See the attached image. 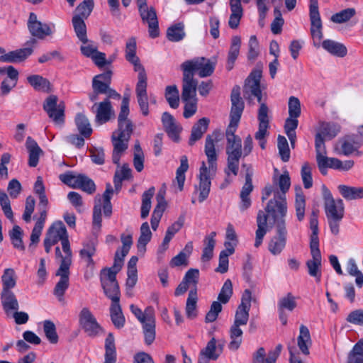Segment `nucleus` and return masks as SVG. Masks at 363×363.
<instances>
[{
  "mask_svg": "<svg viewBox=\"0 0 363 363\" xmlns=\"http://www.w3.org/2000/svg\"><path fill=\"white\" fill-rule=\"evenodd\" d=\"M291 186V179L288 172H285L278 178L276 175L273 177V184H268L262 191V201L267 200L272 194H274L273 199H270L265 208L266 214L262 211H259L257 216V229L255 246L258 247L262 242V240L267 231V217L271 216L278 226L279 221L285 223V216L287 213V203L286 194Z\"/></svg>",
  "mask_w": 363,
  "mask_h": 363,
  "instance_id": "f257e3e1",
  "label": "nucleus"
},
{
  "mask_svg": "<svg viewBox=\"0 0 363 363\" xmlns=\"http://www.w3.org/2000/svg\"><path fill=\"white\" fill-rule=\"evenodd\" d=\"M221 140V133L216 130L206 138L204 152L207 157L208 167L204 162L199 169V184L196 190L199 192V201L203 202L208 196L211 191V176L215 175L217 170L218 155L216 144Z\"/></svg>",
  "mask_w": 363,
  "mask_h": 363,
  "instance_id": "f03ea898",
  "label": "nucleus"
},
{
  "mask_svg": "<svg viewBox=\"0 0 363 363\" xmlns=\"http://www.w3.org/2000/svg\"><path fill=\"white\" fill-rule=\"evenodd\" d=\"M230 123L225 130L227 140L225 152L227 155V166L224 170L227 176L225 179L226 185L230 181L228 179L230 174L237 176L239 171L240 159L242 157V140L235 133L237 130L240 120L230 118Z\"/></svg>",
  "mask_w": 363,
  "mask_h": 363,
  "instance_id": "7ed1b4c3",
  "label": "nucleus"
},
{
  "mask_svg": "<svg viewBox=\"0 0 363 363\" xmlns=\"http://www.w3.org/2000/svg\"><path fill=\"white\" fill-rule=\"evenodd\" d=\"M249 311L250 309L240 306L236 310L233 324L229 330L230 341L228 344V348L230 350H238L242 344L243 333L240 327L247 325L249 319Z\"/></svg>",
  "mask_w": 363,
  "mask_h": 363,
  "instance_id": "20e7f679",
  "label": "nucleus"
},
{
  "mask_svg": "<svg viewBox=\"0 0 363 363\" xmlns=\"http://www.w3.org/2000/svg\"><path fill=\"white\" fill-rule=\"evenodd\" d=\"M216 67V62L205 57H195L186 60L181 65V69L189 74H192L194 77L196 73L201 77H207L212 75Z\"/></svg>",
  "mask_w": 363,
  "mask_h": 363,
  "instance_id": "39448f33",
  "label": "nucleus"
},
{
  "mask_svg": "<svg viewBox=\"0 0 363 363\" xmlns=\"http://www.w3.org/2000/svg\"><path fill=\"white\" fill-rule=\"evenodd\" d=\"M133 133V128H122L118 126V130L112 134L113 151L112 160L114 164H118L122 154L128 147V141Z\"/></svg>",
  "mask_w": 363,
  "mask_h": 363,
  "instance_id": "423d86ee",
  "label": "nucleus"
},
{
  "mask_svg": "<svg viewBox=\"0 0 363 363\" xmlns=\"http://www.w3.org/2000/svg\"><path fill=\"white\" fill-rule=\"evenodd\" d=\"M61 182L74 189H80L91 194L96 191V186L92 179L84 174H76L72 172L62 174L59 177Z\"/></svg>",
  "mask_w": 363,
  "mask_h": 363,
  "instance_id": "0eeeda50",
  "label": "nucleus"
},
{
  "mask_svg": "<svg viewBox=\"0 0 363 363\" xmlns=\"http://www.w3.org/2000/svg\"><path fill=\"white\" fill-rule=\"evenodd\" d=\"M324 208L327 218L342 220L344 217L345 206L342 199H334L331 192L325 185L322 186Z\"/></svg>",
  "mask_w": 363,
  "mask_h": 363,
  "instance_id": "6e6552de",
  "label": "nucleus"
},
{
  "mask_svg": "<svg viewBox=\"0 0 363 363\" xmlns=\"http://www.w3.org/2000/svg\"><path fill=\"white\" fill-rule=\"evenodd\" d=\"M261 77L262 71L259 69L253 70L247 77L243 86V95L245 99L252 100L256 98L257 101L262 104Z\"/></svg>",
  "mask_w": 363,
  "mask_h": 363,
  "instance_id": "1a4fd4ad",
  "label": "nucleus"
},
{
  "mask_svg": "<svg viewBox=\"0 0 363 363\" xmlns=\"http://www.w3.org/2000/svg\"><path fill=\"white\" fill-rule=\"evenodd\" d=\"M79 323L81 328L89 337H95L104 331L94 315L86 307L81 310L79 314Z\"/></svg>",
  "mask_w": 363,
  "mask_h": 363,
  "instance_id": "9d476101",
  "label": "nucleus"
},
{
  "mask_svg": "<svg viewBox=\"0 0 363 363\" xmlns=\"http://www.w3.org/2000/svg\"><path fill=\"white\" fill-rule=\"evenodd\" d=\"M309 15L311 21V33L315 46H318L323 38L322 21L318 10V0H310Z\"/></svg>",
  "mask_w": 363,
  "mask_h": 363,
  "instance_id": "9b49d317",
  "label": "nucleus"
},
{
  "mask_svg": "<svg viewBox=\"0 0 363 363\" xmlns=\"http://www.w3.org/2000/svg\"><path fill=\"white\" fill-rule=\"evenodd\" d=\"M57 102L58 97L50 95L45 99L43 109L55 124L62 125L65 121V105L63 102Z\"/></svg>",
  "mask_w": 363,
  "mask_h": 363,
  "instance_id": "f8f14e48",
  "label": "nucleus"
},
{
  "mask_svg": "<svg viewBox=\"0 0 363 363\" xmlns=\"http://www.w3.org/2000/svg\"><path fill=\"white\" fill-rule=\"evenodd\" d=\"M340 132V126L334 123L322 122L315 136V148L326 150L325 140H331Z\"/></svg>",
  "mask_w": 363,
  "mask_h": 363,
  "instance_id": "ddd939ff",
  "label": "nucleus"
},
{
  "mask_svg": "<svg viewBox=\"0 0 363 363\" xmlns=\"http://www.w3.org/2000/svg\"><path fill=\"white\" fill-rule=\"evenodd\" d=\"M28 28L30 34L38 39H44L46 36L51 35L55 30V25L50 26L38 21L37 16L30 13L28 21Z\"/></svg>",
  "mask_w": 363,
  "mask_h": 363,
  "instance_id": "4468645a",
  "label": "nucleus"
},
{
  "mask_svg": "<svg viewBox=\"0 0 363 363\" xmlns=\"http://www.w3.org/2000/svg\"><path fill=\"white\" fill-rule=\"evenodd\" d=\"M297 306L296 298L289 292L281 297L277 302V311L282 325L287 324L288 313H291Z\"/></svg>",
  "mask_w": 363,
  "mask_h": 363,
  "instance_id": "2eb2a0df",
  "label": "nucleus"
},
{
  "mask_svg": "<svg viewBox=\"0 0 363 363\" xmlns=\"http://www.w3.org/2000/svg\"><path fill=\"white\" fill-rule=\"evenodd\" d=\"M277 236L273 237L269 242V251L274 255H279L286 243L287 230L283 221H279L276 226Z\"/></svg>",
  "mask_w": 363,
  "mask_h": 363,
  "instance_id": "dca6fc26",
  "label": "nucleus"
},
{
  "mask_svg": "<svg viewBox=\"0 0 363 363\" xmlns=\"http://www.w3.org/2000/svg\"><path fill=\"white\" fill-rule=\"evenodd\" d=\"M140 16L144 23L148 25V33L152 38L159 36V23L155 9L150 6L139 11Z\"/></svg>",
  "mask_w": 363,
  "mask_h": 363,
  "instance_id": "f3484780",
  "label": "nucleus"
},
{
  "mask_svg": "<svg viewBox=\"0 0 363 363\" xmlns=\"http://www.w3.org/2000/svg\"><path fill=\"white\" fill-rule=\"evenodd\" d=\"M182 72V101L198 100L196 97V90L198 86L197 80L193 77L192 74H190L184 71Z\"/></svg>",
  "mask_w": 363,
  "mask_h": 363,
  "instance_id": "a211bd4d",
  "label": "nucleus"
},
{
  "mask_svg": "<svg viewBox=\"0 0 363 363\" xmlns=\"http://www.w3.org/2000/svg\"><path fill=\"white\" fill-rule=\"evenodd\" d=\"M91 110L96 113L95 121L99 124L108 122L114 116V111L108 99H105L101 102L94 104Z\"/></svg>",
  "mask_w": 363,
  "mask_h": 363,
  "instance_id": "6ab92c4d",
  "label": "nucleus"
},
{
  "mask_svg": "<svg viewBox=\"0 0 363 363\" xmlns=\"http://www.w3.org/2000/svg\"><path fill=\"white\" fill-rule=\"evenodd\" d=\"M55 275L60 277V280L56 284L53 293L61 301L69 285V267L64 264L63 267H59Z\"/></svg>",
  "mask_w": 363,
  "mask_h": 363,
  "instance_id": "aec40b11",
  "label": "nucleus"
},
{
  "mask_svg": "<svg viewBox=\"0 0 363 363\" xmlns=\"http://www.w3.org/2000/svg\"><path fill=\"white\" fill-rule=\"evenodd\" d=\"M282 350V345L279 344L274 350L268 352L266 357V352L264 347H259L252 355V363H276Z\"/></svg>",
  "mask_w": 363,
  "mask_h": 363,
  "instance_id": "412c9836",
  "label": "nucleus"
},
{
  "mask_svg": "<svg viewBox=\"0 0 363 363\" xmlns=\"http://www.w3.org/2000/svg\"><path fill=\"white\" fill-rule=\"evenodd\" d=\"M231 101V109L230 113V118L240 120L242 113L244 110V101L240 97V87L239 86H235L231 91L230 96Z\"/></svg>",
  "mask_w": 363,
  "mask_h": 363,
  "instance_id": "4be33fe9",
  "label": "nucleus"
},
{
  "mask_svg": "<svg viewBox=\"0 0 363 363\" xmlns=\"http://www.w3.org/2000/svg\"><path fill=\"white\" fill-rule=\"evenodd\" d=\"M33 53V48H25L10 51L0 55V62L6 63H19L24 61Z\"/></svg>",
  "mask_w": 363,
  "mask_h": 363,
  "instance_id": "5701e85b",
  "label": "nucleus"
},
{
  "mask_svg": "<svg viewBox=\"0 0 363 363\" xmlns=\"http://www.w3.org/2000/svg\"><path fill=\"white\" fill-rule=\"evenodd\" d=\"M269 109L265 104H261L257 118L259 121V128L256 132L255 138L256 140L264 139L265 136L268 134L267 129L269 128Z\"/></svg>",
  "mask_w": 363,
  "mask_h": 363,
  "instance_id": "b1692460",
  "label": "nucleus"
},
{
  "mask_svg": "<svg viewBox=\"0 0 363 363\" xmlns=\"http://www.w3.org/2000/svg\"><path fill=\"white\" fill-rule=\"evenodd\" d=\"M5 74L8 78L4 79L1 84V93L7 95L14 88L18 79V71L13 66L6 67Z\"/></svg>",
  "mask_w": 363,
  "mask_h": 363,
  "instance_id": "393cba45",
  "label": "nucleus"
},
{
  "mask_svg": "<svg viewBox=\"0 0 363 363\" xmlns=\"http://www.w3.org/2000/svg\"><path fill=\"white\" fill-rule=\"evenodd\" d=\"M252 176V173L247 171L245 175V182L240 191V197L241 202L240 204V208L242 211H245L251 206L250 195L253 190Z\"/></svg>",
  "mask_w": 363,
  "mask_h": 363,
  "instance_id": "a878e982",
  "label": "nucleus"
},
{
  "mask_svg": "<svg viewBox=\"0 0 363 363\" xmlns=\"http://www.w3.org/2000/svg\"><path fill=\"white\" fill-rule=\"evenodd\" d=\"M67 229L62 221H56L48 228L45 238L52 243L56 244L58 241H62L64 237H67Z\"/></svg>",
  "mask_w": 363,
  "mask_h": 363,
  "instance_id": "bb28decb",
  "label": "nucleus"
},
{
  "mask_svg": "<svg viewBox=\"0 0 363 363\" xmlns=\"http://www.w3.org/2000/svg\"><path fill=\"white\" fill-rule=\"evenodd\" d=\"M210 121L207 118L199 119L192 127L189 145L192 146L199 140L207 131Z\"/></svg>",
  "mask_w": 363,
  "mask_h": 363,
  "instance_id": "cd10ccee",
  "label": "nucleus"
},
{
  "mask_svg": "<svg viewBox=\"0 0 363 363\" xmlns=\"http://www.w3.org/2000/svg\"><path fill=\"white\" fill-rule=\"evenodd\" d=\"M162 122L168 135L174 140H177L179 138V127L174 117L169 113L164 112L162 116Z\"/></svg>",
  "mask_w": 363,
  "mask_h": 363,
  "instance_id": "c85d7f7f",
  "label": "nucleus"
},
{
  "mask_svg": "<svg viewBox=\"0 0 363 363\" xmlns=\"http://www.w3.org/2000/svg\"><path fill=\"white\" fill-rule=\"evenodd\" d=\"M26 147L29 154L28 165L31 167H35L38 164L39 157L43 153V150L31 137L27 138Z\"/></svg>",
  "mask_w": 363,
  "mask_h": 363,
  "instance_id": "c756f323",
  "label": "nucleus"
},
{
  "mask_svg": "<svg viewBox=\"0 0 363 363\" xmlns=\"http://www.w3.org/2000/svg\"><path fill=\"white\" fill-rule=\"evenodd\" d=\"M312 340L308 328L301 325L299 328V335L297 338V345L301 352L306 355L309 354V347L311 346Z\"/></svg>",
  "mask_w": 363,
  "mask_h": 363,
  "instance_id": "7c9ffc66",
  "label": "nucleus"
},
{
  "mask_svg": "<svg viewBox=\"0 0 363 363\" xmlns=\"http://www.w3.org/2000/svg\"><path fill=\"white\" fill-rule=\"evenodd\" d=\"M241 47V38L238 35L233 36L231 39V44L228 54L226 69L231 70L237 60Z\"/></svg>",
  "mask_w": 363,
  "mask_h": 363,
  "instance_id": "2f4dec72",
  "label": "nucleus"
},
{
  "mask_svg": "<svg viewBox=\"0 0 363 363\" xmlns=\"http://www.w3.org/2000/svg\"><path fill=\"white\" fill-rule=\"evenodd\" d=\"M312 259L306 262L308 272L310 276L314 277L317 282L321 279V255H311Z\"/></svg>",
  "mask_w": 363,
  "mask_h": 363,
  "instance_id": "473e14b6",
  "label": "nucleus"
},
{
  "mask_svg": "<svg viewBox=\"0 0 363 363\" xmlns=\"http://www.w3.org/2000/svg\"><path fill=\"white\" fill-rule=\"evenodd\" d=\"M1 301L3 308L6 313L11 311H17L19 308L18 300L11 291H1Z\"/></svg>",
  "mask_w": 363,
  "mask_h": 363,
  "instance_id": "72a5a7b5",
  "label": "nucleus"
},
{
  "mask_svg": "<svg viewBox=\"0 0 363 363\" xmlns=\"http://www.w3.org/2000/svg\"><path fill=\"white\" fill-rule=\"evenodd\" d=\"M116 350L115 338L112 333H109L105 340V361L104 363H116Z\"/></svg>",
  "mask_w": 363,
  "mask_h": 363,
  "instance_id": "f704fd0d",
  "label": "nucleus"
},
{
  "mask_svg": "<svg viewBox=\"0 0 363 363\" xmlns=\"http://www.w3.org/2000/svg\"><path fill=\"white\" fill-rule=\"evenodd\" d=\"M110 316L113 325L118 328H122L125 323L121 306L119 302L111 303L110 306Z\"/></svg>",
  "mask_w": 363,
  "mask_h": 363,
  "instance_id": "c9c22d12",
  "label": "nucleus"
},
{
  "mask_svg": "<svg viewBox=\"0 0 363 363\" xmlns=\"http://www.w3.org/2000/svg\"><path fill=\"white\" fill-rule=\"evenodd\" d=\"M340 194L346 200H355L363 198V187L339 185L337 187Z\"/></svg>",
  "mask_w": 363,
  "mask_h": 363,
  "instance_id": "e433bc0d",
  "label": "nucleus"
},
{
  "mask_svg": "<svg viewBox=\"0 0 363 363\" xmlns=\"http://www.w3.org/2000/svg\"><path fill=\"white\" fill-rule=\"evenodd\" d=\"M142 325L145 342L146 345H150L154 342L156 336L155 316H148L147 321L143 323Z\"/></svg>",
  "mask_w": 363,
  "mask_h": 363,
  "instance_id": "4c0bfd02",
  "label": "nucleus"
},
{
  "mask_svg": "<svg viewBox=\"0 0 363 363\" xmlns=\"http://www.w3.org/2000/svg\"><path fill=\"white\" fill-rule=\"evenodd\" d=\"M129 97L124 96L122 99L121 111L118 115V126L122 128H133L132 122L128 119L129 114Z\"/></svg>",
  "mask_w": 363,
  "mask_h": 363,
  "instance_id": "58836bf2",
  "label": "nucleus"
},
{
  "mask_svg": "<svg viewBox=\"0 0 363 363\" xmlns=\"http://www.w3.org/2000/svg\"><path fill=\"white\" fill-rule=\"evenodd\" d=\"M323 48L330 54L337 57H343L347 55L346 47L332 40H325L322 43Z\"/></svg>",
  "mask_w": 363,
  "mask_h": 363,
  "instance_id": "ea45409f",
  "label": "nucleus"
},
{
  "mask_svg": "<svg viewBox=\"0 0 363 363\" xmlns=\"http://www.w3.org/2000/svg\"><path fill=\"white\" fill-rule=\"evenodd\" d=\"M72 23L77 38L82 42V43L87 42L88 38L84 19L80 18L79 16H74L72 17Z\"/></svg>",
  "mask_w": 363,
  "mask_h": 363,
  "instance_id": "a19ab883",
  "label": "nucleus"
},
{
  "mask_svg": "<svg viewBox=\"0 0 363 363\" xmlns=\"http://www.w3.org/2000/svg\"><path fill=\"white\" fill-rule=\"evenodd\" d=\"M140 237L138 240L137 247L139 252H144L147 244L150 241L152 233L147 222L143 223L140 229Z\"/></svg>",
  "mask_w": 363,
  "mask_h": 363,
  "instance_id": "79ce46f5",
  "label": "nucleus"
},
{
  "mask_svg": "<svg viewBox=\"0 0 363 363\" xmlns=\"http://www.w3.org/2000/svg\"><path fill=\"white\" fill-rule=\"evenodd\" d=\"M198 297L196 289H191L189 293V296L186 303V315L189 319L193 320L197 316L196 303Z\"/></svg>",
  "mask_w": 363,
  "mask_h": 363,
  "instance_id": "37998d69",
  "label": "nucleus"
},
{
  "mask_svg": "<svg viewBox=\"0 0 363 363\" xmlns=\"http://www.w3.org/2000/svg\"><path fill=\"white\" fill-rule=\"evenodd\" d=\"M28 82L37 91L48 92L50 90V82L38 74H33L27 77Z\"/></svg>",
  "mask_w": 363,
  "mask_h": 363,
  "instance_id": "c03bdc74",
  "label": "nucleus"
},
{
  "mask_svg": "<svg viewBox=\"0 0 363 363\" xmlns=\"http://www.w3.org/2000/svg\"><path fill=\"white\" fill-rule=\"evenodd\" d=\"M75 123L79 133L84 138H89L92 133V128L87 117L83 113H77L75 117Z\"/></svg>",
  "mask_w": 363,
  "mask_h": 363,
  "instance_id": "a18cd8bd",
  "label": "nucleus"
},
{
  "mask_svg": "<svg viewBox=\"0 0 363 363\" xmlns=\"http://www.w3.org/2000/svg\"><path fill=\"white\" fill-rule=\"evenodd\" d=\"M101 286L106 297L111 300V303L120 302L121 292L117 281L101 284Z\"/></svg>",
  "mask_w": 363,
  "mask_h": 363,
  "instance_id": "49530a36",
  "label": "nucleus"
},
{
  "mask_svg": "<svg viewBox=\"0 0 363 363\" xmlns=\"http://www.w3.org/2000/svg\"><path fill=\"white\" fill-rule=\"evenodd\" d=\"M189 169L188 159L186 155H183L180 159V166L177 168L176 172L175 180L178 185V189L182 191L184 189V184L185 182V172Z\"/></svg>",
  "mask_w": 363,
  "mask_h": 363,
  "instance_id": "de8ad7c7",
  "label": "nucleus"
},
{
  "mask_svg": "<svg viewBox=\"0 0 363 363\" xmlns=\"http://www.w3.org/2000/svg\"><path fill=\"white\" fill-rule=\"evenodd\" d=\"M155 188L150 187L145 191L142 195V205L140 209V217L143 219L146 218L151 208V199L155 194Z\"/></svg>",
  "mask_w": 363,
  "mask_h": 363,
  "instance_id": "09e8293b",
  "label": "nucleus"
},
{
  "mask_svg": "<svg viewBox=\"0 0 363 363\" xmlns=\"http://www.w3.org/2000/svg\"><path fill=\"white\" fill-rule=\"evenodd\" d=\"M324 160L328 168L337 170L347 171L354 165V162L352 160H346L345 162H342L337 158L328 157H326V155H324Z\"/></svg>",
  "mask_w": 363,
  "mask_h": 363,
  "instance_id": "8fccbe9b",
  "label": "nucleus"
},
{
  "mask_svg": "<svg viewBox=\"0 0 363 363\" xmlns=\"http://www.w3.org/2000/svg\"><path fill=\"white\" fill-rule=\"evenodd\" d=\"M347 363H363V339L359 340L348 353Z\"/></svg>",
  "mask_w": 363,
  "mask_h": 363,
  "instance_id": "3c124183",
  "label": "nucleus"
},
{
  "mask_svg": "<svg viewBox=\"0 0 363 363\" xmlns=\"http://www.w3.org/2000/svg\"><path fill=\"white\" fill-rule=\"evenodd\" d=\"M184 25L182 23H178L168 28L167 30V38L172 42H179L185 36L184 30Z\"/></svg>",
  "mask_w": 363,
  "mask_h": 363,
  "instance_id": "603ef678",
  "label": "nucleus"
},
{
  "mask_svg": "<svg viewBox=\"0 0 363 363\" xmlns=\"http://www.w3.org/2000/svg\"><path fill=\"white\" fill-rule=\"evenodd\" d=\"M165 99L172 108H177L179 105V93L176 85L167 86L164 93Z\"/></svg>",
  "mask_w": 363,
  "mask_h": 363,
  "instance_id": "864d4df0",
  "label": "nucleus"
},
{
  "mask_svg": "<svg viewBox=\"0 0 363 363\" xmlns=\"http://www.w3.org/2000/svg\"><path fill=\"white\" fill-rule=\"evenodd\" d=\"M3 289L2 291H9L16 284V274L13 269L8 268L4 272L1 277Z\"/></svg>",
  "mask_w": 363,
  "mask_h": 363,
  "instance_id": "5fc2aeb1",
  "label": "nucleus"
},
{
  "mask_svg": "<svg viewBox=\"0 0 363 363\" xmlns=\"http://www.w3.org/2000/svg\"><path fill=\"white\" fill-rule=\"evenodd\" d=\"M356 14L354 8H347L338 13L333 14L330 17V21L335 23H343L350 21Z\"/></svg>",
  "mask_w": 363,
  "mask_h": 363,
  "instance_id": "6e6d98bb",
  "label": "nucleus"
},
{
  "mask_svg": "<svg viewBox=\"0 0 363 363\" xmlns=\"http://www.w3.org/2000/svg\"><path fill=\"white\" fill-rule=\"evenodd\" d=\"M340 143L341 152L346 156L352 154L360 146V144L352 137H346Z\"/></svg>",
  "mask_w": 363,
  "mask_h": 363,
  "instance_id": "4d7b16f0",
  "label": "nucleus"
},
{
  "mask_svg": "<svg viewBox=\"0 0 363 363\" xmlns=\"http://www.w3.org/2000/svg\"><path fill=\"white\" fill-rule=\"evenodd\" d=\"M130 309L142 324L147 321L148 316H155L154 309L152 307H147L144 311H142L137 306L131 304Z\"/></svg>",
  "mask_w": 363,
  "mask_h": 363,
  "instance_id": "13d9d810",
  "label": "nucleus"
},
{
  "mask_svg": "<svg viewBox=\"0 0 363 363\" xmlns=\"http://www.w3.org/2000/svg\"><path fill=\"white\" fill-rule=\"evenodd\" d=\"M94 7V0H84L76 8L77 13L74 16H79L80 18L86 19L92 12Z\"/></svg>",
  "mask_w": 363,
  "mask_h": 363,
  "instance_id": "bf43d9fd",
  "label": "nucleus"
},
{
  "mask_svg": "<svg viewBox=\"0 0 363 363\" xmlns=\"http://www.w3.org/2000/svg\"><path fill=\"white\" fill-rule=\"evenodd\" d=\"M277 147L281 160L284 162H288L290 159V149L288 141L284 136L280 135L278 136Z\"/></svg>",
  "mask_w": 363,
  "mask_h": 363,
  "instance_id": "052dcab7",
  "label": "nucleus"
},
{
  "mask_svg": "<svg viewBox=\"0 0 363 363\" xmlns=\"http://www.w3.org/2000/svg\"><path fill=\"white\" fill-rule=\"evenodd\" d=\"M233 295V284L230 279H227L224 282L220 291L218 296V302L220 303H227Z\"/></svg>",
  "mask_w": 363,
  "mask_h": 363,
  "instance_id": "680f3d73",
  "label": "nucleus"
},
{
  "mask_svg": "<svg viewBox=\"0 0 363 363\" xmlns=\"http://www.w3.org/2000/svg\"><path fill=\"white\" fill-rule=\"evenodd\" d=\"M43 330L49 342L52 344H56L58 342V335L56 332V327L51 320H45L43 322Z\"/></svg>",
  "mask_w": 363,
  "mask_h": 363,
  "instance_id": "e2e57ef3",
  "label": "nucleus"
},
{
  "mask_svg": "<svg viewBox=\"0 0 363 363\" xmlns=\"http://www.w3.org/2000/svg\"><path fill=\"white\" fill-rule=\"evenodd\" d=\"M11 242L14 247L24 250L25 246L22 241V230L18 225L13 226L12 230L9 233Z\"/></svg>",
  "mask_w": 363,
  "mask_h": 363,
  "instance_id": "0e129e2a",
  "label": "nucleus"
},
{
  "mask_svg": "<svg viewBox=\"0 0 363 363\" xmlns=\"http://www.w3.org/2000/svg\"><path fill=\"white\" fill-rule=\"evenodd\" d=\"M347 270L350 275L356 277V284L359 288H361L363 285V274L358 269L357 265L353 259H349Z\"/></svg>",
  "mask_w": 363,
  "mask_h": 363,
  "instance_id": "69168bd1",
  "label": "nucleus"
},
{
  "mask_svg": "<svg viewBox=\"0 0 363 363\" xmlns=\"http://www.w3.org/2000/svg\"><path fill=\"white\" fill-rule=\"evenodd\" d=\"M296 215L298 221H302L305 216L306 199L303 194H297L295 199Z\"/></svg>",
  "mask_w": 363,
  "mask_h": 363,
  "instance_id": "338daca9",
  "label": "nucleus"
},
{
  "mask_svg": "<svg viewBox=\"0 0 363 363\" xmlns=\"http://www.w3.org/2000/svg\"><path fill=\"white\" fill-rule=\"evenodd\" d=\"M144 155L143 150L139 144L136 143L134 146L133 165L135 169L140 172L144 168Z\"/></svg>",
  "mask_w": 363,
  "mask_h": 363,
  "instance_id": "774afa93",
  "label": "nucleus"
}]
</instances>
